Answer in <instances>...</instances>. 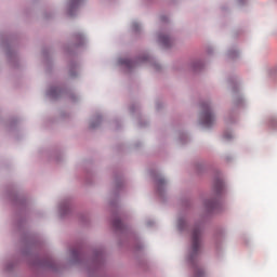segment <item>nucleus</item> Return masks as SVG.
<instances>
[{"label": "nucleus", "mask_w": 277, "mask_h": 277, "mask_svg": "<svg viewBox=\"0 0 277 277\" xmlns=\"http://www.w3.org/2000/svg\"><path fill=\"white\" fill-rule=\"evenodd\" d=\"M219 203L216 201H206V208L209 210L217 209Z\"/></svg>", "instance_id": "nucleus-5"}, {"label": "nucleus", "mask_w": 277, "mask_h": 277, "mask_svg": "<svg viewBox=\"0 0 277 277\" xmlns=\"http://www.w3.org/2000/svg\"><path fill=\"white\" fill-rule=\"evenodd\" d=\"M201 124L205 128H211L212 124L215 122V116L212 114L211 107L208 103L201 104Z\"/></svg>", "instance_id": "nucleus-1"}, {"label": "nucleus", "mask_w": 277, "mask_h": 277, "mask_svg": "<svg viewBox=\"0 0 277 277\" xmlns=\"http://www.w3.org/2000/svg\"><path fill=\"white\" fill-rule=\"evenodd\" d=\"M159 41L162 44V47L168 48L171 44V39L166 35H160Z\"/></svg>", "instance_id": "nucleus-4"}, {"label": "nucleus", "mask_w": 277, "mask_h": 277, "mask_svg": "<svg viewBox=\"0 0 277 277\" xmlns=\"http://www.w3.org/2000/svg\"><path fill=\"white\" fill-rule=\"evenodd\" d=\"M226 137V140H229L230 138V136H225Z\"/></svg>", "instance_id": "nucleus-12"}, {"label": "nucleus", "mask_w": 277, "mask_h": 277, "mask_svg": "<svg viewBox=\"0 0 277 277\" xmlns=\"http://www.w3.org/2000/svg\"><path fill=\"white\" fill-rule=\"evenodd\" d=\"M164 183H166V181H164L163 179H159V180H157V186H158V187L163 186V185H164Z\"/></svg>", "instance_id": "nucleus-9"}, {"label": "nucleus", "mask_w": 277, "mask_h": 277, "mask_svg": "<svg viewBox=\"0 0 277 277\" xmlns=\"http://www.w3.org/2000/svg\"><path fill=\"white\" fill-rule=\"evenodd\" d=\"M74 255H76V253L74 252Z\"/></svg>", "instance_id": "nucleus-13"}, {"label": "nucleus", "mask_w": 277, "mask_h": 277, "mask_svg": "<svg viewBox=\"0 0 277 277\" xmlns=\"http://www.w3.org/2000/svg\"><path fill=\"white\" fill-rule=\"evenodd\" d=\"M113 226H114V228L121 229L122 223H121L120 219H115L113 222Z\"/></svg>", "instance_id": "nucleus-6"}, {"label": "nucleus", "mask_w": 277, "mask_h": 277, "mask_svg": "<svg viewBox=\"0 0 277 277\" xmlns=\"http://www.w3.org/2000/svg\"><path fill=\"white\" fill-rule=\"evenodd\" d=\"M123 65L128 66L129 68L134 66V62L126 60L124 62H122Z\"/></svg>", "instance_id": "nucleus-8"}, {"label": "nucleus", "mask_w": 277, "mask_h": 277, "mask_svg": "<svg viewBox=\"0 0 277 277\" xmlns=\"http://www.w3.org/2000/svg\"><path fill=\"white\" fill-rule=\"evenodd\" d=\"M200 249V228L195 227L193 230V253L197 254Z\"/></svg>", "instance_id": "nucleus-2"}, {"label": "nucleus", "mask_w": 277, "mask_h": 277, "mask_svg": "<svg viewBox=\"0 0 277 277\" xmlns=\"http://www.w3.org/2000/svg\"><path fill=\"white\" fill-rule=\"evenodd\" d=\"M79 0H74V3H77Z\"/></svg>", "instance_id": "nucleus-11"}, {"label": "nucleus", "mask_w": 277, "mask_h": 277, "mask_svg": "<svg viewBox=\"0 0 277 277\" xmlns=\"http://www.w3.org/2000/svg\"><path fill=\"white\" fill-rule=\"evenodd\" d=\"M133 27H134V28H137V24H133Z\"/></svg>", "instance_id": "nucleus-10"}, {"label": "nucleus", "mask_w": 277, "mask_h": 277, "mask_svg": "<svg viewBox=\"0 0 277 277\" xmlns=\"http://www.w3.org/2000/svg\"><path fill=\"white\" fill-rule=\"evenodd\" d=\"M203 276H205L203 269L201 268L195 269V277H203Z\"/></svg>", "instance_id": "nucleus-7"}, {"label": "nucleus", "mask_w": 277, "mask_h": 277, "mask_svg": "<svg viewBox=\"0 0 277 277\" xmlns=\"http://www.w3.org/2000/svg\"><path fill=\"white\" fill-rule=\"evenodd\" d=\"M223 181L220 179H216L214 182V190L216 192V194H221L223 192Z\"/></svg>", "instance_id": "nucleus-3"}]
</instances>
